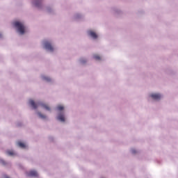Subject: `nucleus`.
I'll use <instances>...</instances> for the list:
<instances>
[{"instance_id":"obj_17","label":"nucleus","mask_w":178,"mask_h":178,"mask_svg":"<svg viewBox=\"0 0 178 178\" xmlns=\"http://www.w3.org/2000/svg\"><path fill=\"white\" fill-rule=\"evenodd\" d=\"M132 154H136V150L135 149H132Z\"/></svg>"},{"instance_id":"obj_7","label":"nucleus","mask_w":178,"mask_h":178,"mask_svg":"<svg viewBox=\"0 0 178 178\" xmlns=\"http://www.w3.org/2000/svg\"><path fill=\"white\" fill-rule=\"evenodd\" d=\"M58 120H60V122H65V115L60 114L58 116Z\"/></svg>"},{"instance_id":"obj_3","label":"nucleus","mask_w":178,"mask_h":178,"mask_svg":"<svg viewBox=\"0 0 178 178\" xmlns=\"http://www.w3.org/2000/svg\"><path fill=\"white\" fill-rule=\"evenodd\" d=\"M26 175L29 177H37V176H38V173H37L35 170H31L29 172H27Z\"/></svg>"},{"instance_id":"obj_4","label":"nucleus","mask_w":178,"mask_h":178,"mask_svg":"<svg viewBox=\"0 0 178 178\" xmlns=\"http://www.w3.org/2000/svg\"><path fill=\"white\" fill-rule=\"evenodd\" d=\"M150 97H152L153 99L158 101V99H161L162 96L159 94H152Z\"/></svg>"},{"instance_id":"obj_14","label":"nucleus","mask_w":178,"mask_h":178,"mask_svg":"<svg viewBox=\"0 0 178 178\" xmlns=\"http://www.w3.org/2000/svg\"><path fill=\"white\" fill-rule=\"evenodd\" d=\"M43 79L44 80H46V81H51V79L49 77L44 76Z\"/></svg>"},{"instance_id":"obj_10","label":"nucleus","mask_w":178,"mask_h":178,"mask_svg":"<svg viewBox=\"0 0 178 178\" xmlns=\"http://www.w3.org/2000/svg\"><path fill=\"white\" fill-rule=\"evenodd\" d=\"M94 59L96 60H101V57L99 55H94L93 56Z\"/></svg>"},{"instance_id":"obj_8","label":"nucleus","mask_w":178,"mask_h":178,"mask_svg":"<svg viewBox=\"0 0 178 178\" xmlns=\"http://www.w3.org/2000/svg\"><path fill=\"white\" fill-rule=\"evenodd\" d=\"M38 105H41L43 108H45L47 109V111H51V108L47 104H38Z\"/></svg>"},{"instance_id":"obj_15","label":"nucleus","mask_w":178,"mask_h":178,"mask_svg":"<svg viewBox=\"0 0 178 178\" xmlns=\"http://www.w3.org/2000/svg\"><path fill=\"white\" fill-rule=\"evenodd\" d=\"M0 162L2 163V165H5V161L3 160H1Z\"/></svg>"},{"instance_id":"obj_16","label":"nucleus","mask_w":178,"mask_h":178,"mask_svg":"<svg viewBox=\"0 0 178 178\" xmlns=\"http://www.w3.org/2000/svg\"><path fill=\"white\" fill-rule=\"evenodd\" d=\"M81 63H86V60H81Z\"/></svg>"},{"instance_id":"obj_18","label":"nucleus","mask_w":178,"mask_h":178,"mask_svg":"<svg viewBox=\"0 0 178 178\" xmlns=\"http://www.w3.org/2000/svg\"><path fill=\"white\" fill-rule=\"evenodd\" d=\"M4 178H9V177H8L7 175H5Z\"/></svg>"},{"instance_id":"obj_6","label":"nucleus","mask_w":178,"mask_h":178,"mask_svg":"<svg viewBox=\"0 0 178 178\" xmlns=\"http://www.w3.org/2000/svg\"><path fill=\"white\" fill-rule=\"evenodd\" d=\"M29 104L33 109H37V106H38V104H35V102H34V100L30 99Z\"/></svg>"},{"instance_id":"obj_19","label":"nucleus","mask_w":178,"mask_h":178,"mask_svg":"<svg viewBox=\"0 0 178 178\" xmlns=\"http://www.w3.org/2000/svg\"><path fill=\"white\" fill-rule=\"evenodd\" d=\"M35 5L36 6H38V3H35Z\"/></svg>"},{"instance_id":"obj_9","label":"nucleus","mask_w":178,"mask_h":178,"mask_svg":"<svg viewBox=\"0 0 178 178\" xmlns=\"http://www.w3.org/2000/svg\"><path fill=\"white\" fill-rule=\"evenodd\" d=\"M18 145L20 148H26V145L22 142H19Z\"/></svg>"},{"instance_id":"obj_1","label":"nucleus","mask_w":178,"mask_h":178,"mask_svg":"<svg viewBox=\"0 0 178 178\" xmlns=\"http://www.w3.org/2000/svg\"><path fill=\"white\" fill-rule=\"evenodd\" d=\"M14 26L17 29L18 33L20 34H24L26 27H24V25L20 22H14Z\"/></svg>"},{"instance_id":"obj_13","label":"nucleus","mask_w":178,"mask_h":178,"mask_svg":"<svg viewBox=\"0 0 178 178\" xmlns=\"http://www.w3.org/2000/svg\"><path fill=\"white\" fill-rule=\"evenodd\" d=\"M39 117L41 118V119H45L46 116L42 115L41 113H38Z\"/></svg>"},{"instance_id":"obj_2","label":"nucleus","mask_w":178,"mask_h":178,"mask_svg":"<svg viewBox=\"0 0 178 178\" xmlns=\"http://www.w3.org/2000/svg\"><path fill=\"white\" fill-rule=\"evenodd\" d=\"M44 47L46 49H48V51H50L51 52L54 51V47L49 42H44Z\"/></svg>"},{"instance_id":"obj_5","label":"nucleus","mask_w":178,"mask_h":178,"mask_svg":"<svg viewBox=\"0 0 178 178\" xmlns=\"http://www.w3.org/2000/svg\"><path fill=\"white\" fill-rule=\"evenodd\" d=\"M88 34L90 35V37H92V38H94L95 40L98 38V35H97V33L92 31H89Z\"/></svg>"},{"instance_id":"obj_11","label":"nucleus","mask_w":178,"mask_h":178,"mask_svg":"<svg viewBox=\"0 0 178 178\" xmlns=\"http://www.w3.org/2000/svg\"><path fill=\"white\" fill-rule=\"evenodd\" d=\"M57 109H58V111H63V109H65V108L63 107V106L59 105L57 106Z\"/></svg>"},{"instance_id":"obj_12","label":"nucleus","mask_w":178,"mask_h":178,"mask_svg":"<svg viewBox=\"0 0 178 178\" xmlns=\"http://www.w3.org/2000/svg\"><path fill=\"white\" fill-rule=\"evenodd\" d=\"M6 154L7 155H10V156L15 155V153L13 152V151H7Z\"/></svg>"}]
</instances>
